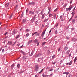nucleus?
Returning <instances> with one entry per match:
<instances>
[{
  "instance_id": "nucleus-34",
  "label": "nucleus",
  "mask_w": 77,
  "mask_h": 77,
  "mask_svg": "<svg viewBox=\"0 0 77 77\" xmlns=\"http://www.w3.org/2000/svg\"><path fill=\"white\" fill-rule=\"evenodd\" d=\"M20 66V64H18L17 66L18 68H19Z\"/></svg>"
},
{
  "instance_id": "nucleus-38",
  "label": "nucleus",
  "mask_w": 77,
  "mask_h": 77,
  "mask_svg": "<svg viewBox=\"0 0 77 77\" xmlns=\"http://www.w3.org/2000/svg\"><path fill=\"white\" fill-rule=\"evenodd\" d=\"M46 43V42H44L42 43V45H45V44Z\"/></svg>"
},
{
  "instance_id": "nucleus-33",
  "label": "nucleus",
  "mask_w": 77,
  "mask_h": 77,
  "mask_svg": "<svg viewBox=\"0 0 77 77\" xmlns=\"http://www.w3.org/2000/svg\"><path fill=\"white\" fill-rule=\"evenodd\" d=\"M68 77H72V75L70 74V75H69Z\"/></svg>"
},
{
  "instance_id": "nucleus-15",
  "label": "nucleus",
  "mask_w": 77,
  "mask_h": 77,
  "mask_svg": "<svg viewBox=\"0 0 77 77\" xmlns=\"http://www.w3.org/2000/svg\"><path fill=\"white\" fill-rule=\"evenodd\" d=\"M21 53H22V54H23V55H26V53H25V52H23L22 51V52H21Z\"/></svg>"
},
{
  "instance_id": "nucleus-16",
  "label": "nucleus",
  "mask_w": 77,
  "mask_h": 77,
  "mask_svg": "<svg viewBox=\"0 0 77 77\" xmlns=\"http://www.w3.org/2000/svg\"><path fill=\"white\" fill-rule=\"evenodd\" d=\"M34 20H35V18H33L31 20V21L32 23H33V21H34Z\"/></svg>"
},
{
  "instance_id": "nucleus-13",
  "label": "nucleus",
  "mask_w": 77,
  "mask_h": 77,
  "mask_svg": "<svg viewBox=\"0 0 77 77\" xmlns=\"http://www.w3.org/2000/svg\"><path fill=\"white\" fill-rule=\"evenodd\" d=\"M29 35L30 34H29V33H27L26 34V38H27V37H28V36H29Z\"/></svg>"
},
{
  "instance_id": "nucleus-41",
  "label": "nucleus",
  "mask_w": 77,
  "mask_h": 77,
  "mask_svg": "<svg viewBox=\"0 0 77 77\" xmlns=\"http://www.w3.org/2000/svg\"><path fill=\"white\" fill-rule=\"evenodd\" d=\"M23 15H24V13H23V12H22V14H21L22 17H23Z\"/></svg>"
},
{
  "instance_id": "nucleus-62",
  "label": "nucleus",
  "mask_w": 77,
  "mask_h": 77,
  "mask_svg": "<svg viewBox=\"0 0 77 77\" xmlns=\"http://www.w3.org/2000/svg\"><path fill=\"white\" fill-rule=\"evenodd\" d=\"M35 77H38V75H35Z\"/></svg>"
},
{
  "instance_id": "nucleus-8",
  "label": "nucleus",
  "mask_w": 77,
  "mask_h": 77,
  "mask_svg": "<svg viewBox=\"0 0 77 77\" xmlns=\"http://www.w3.org/2000/svg\"><path fill=\"white\" fill-rule=\"evenodd\" d=\"M72 6H70L69 8H68V9H69V11H70V10H71V9H72Z\"/></svg>"
},
{
  "instance_id": "nucleus-17",
  "label": "nucleus",
  "mask_w": 77,
  "mask_h": 77,
  "mask_svg": "<svg viewBox=\"0 0 77 77\" xmlns=\"http://www.w3.org/2000/svg\"><path fill=\"white\" fill-rule=\"evenodd\" d=\"M75 19H74L72 20V23H73L74 24L75 23Z\"/></svg>"
},
{
  "instance_id": "nucleus-55",
  "label": "nucleus",
  "mask_w": 77,
  "mask_h": 77,
  "mask_svg": "<svg viewBox=\"0 0 77 77\" xmlns=\"http://www.w3.org/2000/svg\"><path fill=\"white\" fill-rule=\"evenodd\" d=\"M7 34H8V32H6L5 33L4 35H6Z\"/></svg>"
},
{
  "instance_id": "nucleus-53",
  "label": "nucleus",
  "mask_w": 77,
  "mask_h": 77,
  "mask_svg": "<svg viewBox=\"0 0 77 77\" xmlns=\"http://www.w3.org/2000/svg\"><path fill=\"white\" fill-rule=\"evenodd\" d=\"M56 27H57V26H58V24H57L55 25Z\"/></svg>"
},
{
  "instance_id": "nucleus-4",
  "label": "nucleus",
  "mask_w": 77,
  "mask_h": 77,
  "mask_svg": "<svg viewBox=\"0 0 77 77\" xmlns=\"http://www.w3.org/2000/svg\"><path fill=\"white\" fill-rule=\"evenodd\" d=\"M35 70L36 71H38V69H39V66H38L35 67Z\"/></svg>"
},
{
  "instance_id": "nucleus-1",
  "label": "nucleus",
  "mask_w": 77,
  "mask_h": 77,
  "mask_svg": "<svg viewBox=\"0 0 77 77\" xmlns=\"http://www.w3.org/2000/svg\"><path fill=\"white\" fill-rule=\"evenodd\" d=\"M75 12H73L71 14H72V17L70 19V20H71L72 19V18H73V17H74V15L75 14Z\"/></svg>"
},
{
  "instance_id": "nucleus-56",
  "label": "nucleus",
  "mask_w": 77,
  "mask_h": 77,
  "mask_svg": "<svg viewBox=\"0 0 77 77\" xmlns=\"http://www.w3.org/2000/svg\"><path fill=\"white\" fill-rule=\"evenodd\" d=\"M53 71V69H51L49 70L50 71Z\"/></svg>"
},
{
  "instance_id": "nucleus-50",
  "label": "nucleus",
  "mask_w": 77,
  "mask_h": 77,
  "mask_svg": "<svg viewBox=\"0 0 77 77\" xmlns=\"http://www.w3.org/2000/svg\"><path fill=\"white\" fill-rule=\"evenodd\" d=\"M19 36V35H18L17 36L16 38V39H17L18 38Z\"/></svg>"
},
{
  "instance_id": "nucleus-35",
  "label": "nucleus",
  "mask_w": 77,
  "mask_h": 77,
  "mask_svg": "<svg viewBox=\"0 0 77 77\" xmlns=\"http://www.w3.org/2000/svg\"><path fill=\"white\" fill-rule=\"evenodd\" d=\"M23 23H24L26 22V20L25 19H23Z\"/></svg>"
},
{
  "instance_id": "nucleus-54",
  "label": "nucleus",
  "mask_w": 77,
  "mask_h": 77,
  "mask_svg": "<svg viewBox=\"0 0 77 77\" xmlns=\"http://www.w3.org/2000/svg\"><path fill=\"white\" fill-rule=\"evenodd\" d=\"M51 32V29L49 31V33H50Z\"/></svg>"
},
{
  "instance_id": "nucleus-5",
  "label": "nucleus",
  "mask_w": 77,
  "mask_h": 77,
  "mask_svg": "<svg viewBox=\"0 0 77 77\" xmlns=\"http://www.w3.org/2000/svg\"><path fill=\"white\" fill-rule=\"evenodd\" d=\"M41 56V54H38L36 55L35 56V57H39V56Z\"/></svg>"
},
{
  "instance_id": "nucleus-23",
  "label": "nucleus",
  "mask_w": 77,
  "mask_h": 77,
  "mask_svg": "<svg viewBox=\"0 0 77 77\" xmlns=\"http://www.w3.org/2000/svg\"><path fill=\"white\" fill-rule=\"evenodd\" d=\"M49 12H51V7H49Z\"/></svg>"
},
{
  "instance_id": "nucleus-3",
  "label": "nucleus",
  "mask_w": 77,
  "mask_h": 77,
  "mask_svg": "<svg viewBox=\"0 0 77 77\" xmlns=\"http://www.w3.org/2000/svg\"><path fill=\"white\" fill-rule=\"evenodd\" d=\"M72 63V61H71L69 63H66L67 65H71Z\"/></svg>"
},
{
  "instance_id": "nucleus-36",
  "label": "nucleus",
  "mask_w": 77,
  "mask_h": 77,
  "mask_svg": "<svg viewBox=\"0 0 77 77\" xmlns=\"http://www.w3.org/2000/svg\"><path fill=\"white\" fill-rule=\"evenodd\" d=\"M42 71H43V69H42L40 71V72H39V74H40V73H41V72H42Z\"/></svg>"
},
{
  "instance_id": "nucleus-9",
  "label": "nucleus",
  "mask_w": 77,
  "mask_h": 77,
  "mask_svg": "<svg viewBox=\"0 0 77 77\" xmlns=\"http://www.w3.org/2000/svg\"><path fill=\"white\" fill-rule=\"evenodd\" d=\"M34 43L37 44V43H38V40L37 39L35 40L34 41Z\"/></svg>"
},
{
  "instance_id": "nucleus-59",
  "label": "nucleus",
  "mask_w": 77,
  "mask_h": 77,
  "mask_svg": "<svg viewBox=\"0 0 77 77\" xmlns=\"http://www.w3.org/2000/svg\"><path fill=\"white\" fill-rule=\"evenodd\" d=\"M49 69V67H47L46 68V69Z\"/></svg>"
},
{
  "instance_id": "nucleus-46",
  "label": "nucleus",
  "mask_w": 77,
  "mask_h": 77,
  "mask_svg": "<svg viewBox=\"0 0 77 77\" xmlns=\"http://www.w3.org/2000/svg\"><path fill=\"white\" fill-rule=\"evenodd\" d=\"M52 64H55V63H56V62H52Z\"/></svg>"
},
{
  "instance_id": "nucleus-61",
  "label": "nucleus",
  "mask_w": 77,
  "mask_h": 77,
  "mask_svg": "<svg viewBox=\"0 0 77 77\" xmlns=\"http://www.w3.org/2000/svg\"><path fill=\"white\" fill-rule=\"evenodd\" d=\"M37 46H38V45H39V43H38L37 42Z\"/></svg>"
},
{
  "instance_id": "nucleus-22",
  "label": "nucleus",
  "mask_w": 77,
  "mask_h": 77,
  "mask_svg": "<svg viewBox=\"0 0 77 77\" xmlns=\"http://www.w3.org/2000/svg\"><path fill=\"white\" fill-rule=\"evenodd\" d=\"M26 57L25 56H23V57L22 58L23 59H26Z\"/></svg>"
},
{
  "instance_id": "nucleus-47",
  "label": "nucleus",
  "mask_w": 77,
  "mask_h": 77,
  "mask_svg": "<svg viewBox=\"0 0 77 77\" xmlns=\"http://www.w3.org/2000/svg\"><path fill=\"white\" fill-rule=\"evenodd\" d=\"M23 71L20 72H19V73H20V74H21V73H23Z\"/></svg>"
},
{
  "instance_id": "nucleus-49",
  "label": "nucleus",
  "mask_w": 77,
  "mask_h": 77,
  "mask_svg": "<svg viewBox=\"0 0 77 77\" xmlns=\"http://www.w3.org/2000/svg\"><path fill=\"white\" fill-rule=\"evenodd\" d=\"M55 33H56V34H57V31H55Z\"/></svg>"
},
{
  "instance_id": "nucleus-51",
  "label": "nucleus",
  "mask_w": 77,
  "mask_h": 77,
  "mask_svg": "<svg viewBox=\"0 0 77 77\" xmlns=\"http://www.w3.org/2000/svg\"><path fill=\"white\" fill-rule=\"evenodd\" d=\"M66 39H69V37H66Z\"/></svg>"
},
{
  "instance_id": "nucleus-11",
  "label": "nucleus",
  "mask_w": 77,
  "mask_h": 77,
  "mask_svg": "<svg viewBox=\"0 0 77 77\" xmlns=\"http://www.w3.org/2000/svg\"><path fill=\"white\" fill-rule=\"evenodd\" d=\"M8 43V44H9V45H11L12 44V42L11 41H9Z\"/></svg>"
},
{
  "instance_id": "nucleus-25",
  "label": "nucleus",
  "mask_w": 77,
  "mask_h": 77,
  "mask_svg": "<svg viewBox=\"0 0 77 77\" xmlns=\"http://www.w3.org/2000/svg\"><path fill=\"white\" fill-rule=\"evenodd\" d=\"M13 15V14H11L10 16L9 17L10 19H11V18H12V17Z\"/></svg>"
},
{
  "instance_id": "nucleus-57",
  "label": "nucleus",
  "mask_w": 77,
  "mask_h": 77,
  "mask_svg": "<svg viewBox=\"0 0 77 77\" xmlns=\"http://www.w3.org/2000/svg\"><path fill=\"white\" fill-rule=\"evenodd\" d=\"M20 45V44H17V45H18V46H19Z\"/></svg>"
},
{
  "instance_id": "nucleus-40",
  "label": "nucleus",
  "mask_w": 77,
  "mask_h": 77,
  "mask_svg": "<svg viewBox=\"0 0 77 77\" xmlns=\"http://www.w3.org/2000/svg\"><path fill=\"white\" fill-rule=\"evenodd\" d=\"M26 31L27 32H30V30H29L28 29H26Z\"/></svg>"
},
{
  "instance_id": "nucleus-27",
  "label": "nucleus",
  "mask_w": 77,
  "mask_h": 77,
  "mask_svg": "<svg viewBox=\"0 0 77 77\" xmlns=\"http://www.w3.org/2000/svg\"><path fill=\"white\" fill-rule=\"evenodd\" d=\"M58 9H59L58 8H57L56 9L54 10V12H56V11H57V10H58Z\"/></svg>"
},
{
  "instance_id": "nucleus-20",
  "label": "nucleus",
  "mask_w": 77,
  "mask_h": 77,
  "mask_svg": "<svg viewBox=\"0 0 77 77\" xmlns=\"http://www.w3.org/2000/svg\"><path fill=\"white\" fill-rule=\"evenodd\" d=\"M63 74H66V75H68V74H69V73L68 72H64L63 73Z\"/></svg>"
},
{
  "instance_id": "nucleus-14",
  "label": "nucleus",
  "mask_w": 77,
  "mask_h": 77,
  "mask_svg": "<svg viewBox=\"0 0 77 77\" xmlns=\"http://www.w3.org/2000/svg\"><path fill=\"white\" fill-rule=\"evenodd\" d=\"M37 32V33H36L35 36H39V33H38Z\"/></svg>"
},
{
  "instance_id": "nucleus-60",
  "label": "nucleus",
  "mask_w": 77,
  "mask_h": 77,
  "mask_svg": "<svg viewBox=\"0 0 77 77\" xmlns=\"http://www.w3.org/2000/svg\"><path fill=\"white\" fill-rule=\"evenodd\" d=\"M2 52H4V49L2 50Z\"/></svg>"
},
{
  "instance_id": "nucleus-29",
  "label": "nucleus",
  "mask_w": 77,
  "mask_h": 77,
  "mask_svg": "<svg viewBox=\"0 0 77 77\" xmlns=\"http://www.w3.org/2000/svg\"><path fill=\"white\" fill-rule=\"evenodd\" d=\"M9 3H7L6 5V7H8V6H9Z\"/></svg>"
},
{
  "instance_id": "nucleus-30",
  "label": "nucleus",
  "mask_w": 77,
  "mask_h": 77,
  "mask_svg": "<svg viewBox=\"0 0 77 77\" xmlns=\"http://www.w3.org/2000/svg\"><path fill=\"white\" fill-rule=\"evenodd\" d=\"M76 60H77V58L75 57L74 60V62H75L76 61Z\"/></svg>"
},
{
  "instance_id": "nucleus-2",
  "label": "nucleus",
  "mask_w": 77,
  "mask_h": 77,
  "mask_svg": "<svg viewBox=\"0 0 77 77\" xmlns=\"http://www.w3.org/2000/svg\"><path fill=\"white\" fill-rule=\"evenodd\" d=\"M45 31H46V30H45L42 33L41 36L43 38L44 37V34H45Z\"/></svg>"
},
{
  "instance_id": "nucleus-28",
  "label": "nucleus",
  "mask_w": 77,
  "mask_h": 77,
  "mask_svg": "<svg viewBox=\"0 0 77 77\" xmlns=\"http://www.w3.org/2000/svg\"><path fill=\"white\" fill-rule=\"evenodd\" d=\"M32 42V40H30L29 42H28V44H30Z\"/></svg>"
},
{
  "instance_id": "nucleus-64",
  "label": "nucleus",
  "mask_w": 77,
  "mask_h": 77,
  "mask_svg": "<svg viewBox=\"0 0 77 77\" xmlns=\"http://www.w3.org/2000/svg\"><path fill=\"white\" fill-rule=\"evenodd\" d=\"M62 16H61L60 17V18H62Z\"/></svg>"
},
{
  "instance_id": "nucleus-48",
  "label": "nucleus",
  "mask_w": 77,
  "mask_h": 77,
  "mask_svg": "<svg viewBox=\"0 0 77 77\" xmlns=\"http://www.w3.org/2000/svg\"><path fill=\"white\" fill-rule=\"evenodd\" d=\"M54 19H56V15H54Z\"/></svg>"
},
{
  "instance_id": "nucleus-32",
  "label": "nucleus",
  "mask_w": 77,
  "mask_h": 77,
  "mask_svg": "<svg viewBox=\"0 0 77 77\" xmlns=\"http://www.w3.org/2000/svg\"><path fill=\"white\" fill-rule=\"evenodd\" d=\"M29 4L30 5H34V4H35V3L32 2V3H30Z\"/></svg>"
},
{
  "instance_id": "nucleus-10",
  "label": "nucleus",
  "mask_w": 77,
  "mask_h": 77,
  "mask_svg": "<svg viewBox=\"0 0 77 77\" xmlns=\"http://www.w3.org/2000/svg\"><path fill=\"white\" fill-rule=\"evenodd\" d=\"M47 54L48 55H49L50 54V51L49 50H48L47 52Z\"/></svg>"
},
{
  "instance_id": "nucleus-24",
  "label": "nucleus",
  "mask_w": 77,
  "mask_h": 77,
  "mask_svg": "<svg viewBox=\"0 0 77 77\" xmlns=\"http://www.w3.org/2000/svg\"><path fill=\"white\" fill-rule=\"evenodd\" d=\"M33 51H32L31 54L30 56H33Z\"/></svg>"
},
{
  "instance_id": "nucleus-44",
  "label": "nucleus",
  "mask_w": 77,
  "mask_h": 77,
  "mask_svg": "<svg viewBox=\"0 0 77 77\" xmlns=\"http://www.w3.org/2000/svg\"><path fill=\"white\" fill-rule=\"evenodd\" d=\"M28 12V10H27L26 11V14H27Z\"/></svg>"
},
{
  "instance_id": "nucleus-42",
  "label": "nucleus",
  "mask_w": 77,
  "mask_h": 77,
  "mask_svg": "<svg viewBox=\"0 0 77 77\" xmlns=\"http://www.w3.org/2000/svg\"><path fill=\"white\" fill-rule=\"evenodd\" d=\"M55 57V55H53V56H52V59H54V57Z\"/></svg>"
},
{
  "instance_id": "nucleus-31",
  "label": "nucleus",
  "mask_w": 77,
  "mask_h": 77,
  "mask_svg": "<svg viewBox=\"0 0 77 77\" xmlns=\"http://www.w3.org/2000/svg\"><path fill=\"white\" fill-rule=\"evenodd\" d=\"M44 15H42V19H44Z\"/></svg>"
},
{
  "instance_id": "nucleus-45",
  "label": "nucleus",
  "mask_w": 77,
  "mask_h": 77,
  "mask_svg": "<svg viewBox=\"0 0 77 77\" xmlns=\"http://www.w3.org/2000/svg\"><path fill=\"white\" fill-rule=\"evenodd\" d=\"M60 48H59L58 50V51L59 52V51H60Z\"/></svg>"
},
{
  "instance_id": "nucleus-21",
  "label": "nucleus",
  "mask_w": 77,
  "mask_h": 77,
  "mask_svg": "<svg viewBox=\"0 0 77 77\" xmlns=\"http://www.w3.org/2000/svg\"><path fill=\"white\" fill-rule=\"evenodd\" d=\"M16 32L15 31V30H14L13 31V33H12V35H15V33Z\"/></svg>"
},
{
  "instance_id": "nucleus-12",
  "label": "nucleus",
  "mask_w": 77,
  "mask_h": 77,
  "mask_svg": "<svg viewBox=\"0 0 77 77\" xmlns=\"http://www.w3.org/2000/svg\"><path fill=\"white\" fill-rule=\"evenodd\" d=\"M59 68H57V69H56L55 70V72H57L58 71V70H59Z\"/></svg>"
},
{
  "instance_id": "nucleus-58",
  "label": "nucleus",
  "mask_w": 77,
  "mask_h": 77,
  "mask_svg": "<svg viewBox=\"0 0 77 77\" xmlns=\"http://www.w3.org/2000/svg\"><path fill=\"white\" fill-rule=\"evenodd\" d=\"M37 23H38V21H36L35 22L36 24H37Z\"/></svg>"
},
{
  "instance_id": "nucleus-39",
  "label": "nucleus",
  "mask_w": 77,
  "mask_h": 77,
  "mask_svg": "<svg viewBox=\"0 0 77 77\" xmlns=\"http://www.w3.org/2000/svg\"><path fill=\"white\" fill-rule=\"evenodd\" d=\"M52 15V14H49V16L50 17H51Z\"/></svg>"
},
{
  "instance_id": "nucleus-63",
  "label": "nucleus",
  "mask_w": 77,
  "mask_h": 77,
  "mask_svg": "<svg viewBox=\"0 0 77 77\" xmlns=\"http://www.w3.org/2000/svg\"><path fill=\"white\" fill-rule=\"evenodd\" d=\"M75 18H76V19H77V16L75 17Z\"/></svg>"
},
{
  "instance_id": "nucleus-18",
  "label": "nucleus",
  "mask_w": 77,
  "mask_h": 77,
  "mask_svg": "<svg viewBox=\"0 0 77 77\" xmlns=\"http://www.w3.org/2000/svg\"><path fill=\"white\" fill-rule=\"evenodd\" d=\"M29 13H30V14H32V15H34L35 14L34 12L32 11H30Z\"/></svg>"
},
{
  "instance_id": "nucleus-19",
  "label": "nucleus",
  "mask_w": 77,
  "mask_h": 77,
  "mask_svg": "<svg viewBox=\"0 0 77 77\" xmlns=\"http://www.w3.org/2000/svg\"><path fill=\"white\" fill-rule=\"evenodd\" d=\"M14 64H12L11 66V69H13V68H14Z\"/></svg>"
},
{
  "instance_id": "nucleus-37",
  "label": "nucleus",
  "mask_w": 77,
  "mask_h": 77,
  "mask_svg": "<svg viewBox=\"0 0 77 77\" xmlns=\"http://www.w3.org/2000/svg\"><path fill=\"white\" fill-rule=\"evenodd\" d=\"M37 33V32H35V33H34V34H33L32 35V36H33L34 35H35V34H36V33Z\"/></svg>"
},
{
  "instance_id": "nucleus-43",
  "label": "nucleus",
  "mask_w": 77,
  "mask_h": 77,
  "mask_svg": "<svg viewBox=\"0 0 77 77\" xmlns=\"http://www.w3.org/2000/svg\"><path fill=\"white\" fill-rule=\"evenodd\" d=\"M66 11H69V10L68 8H66Z\"/></svg>"
},
{
  "instance_id": "nucleus-6",
  "label": "nucleus",
  "mask_w": 77,
  "mask_h": 77,
  "mask_svg": "<svg viewBox=\"0 0 77 77\" xmlns=\"http://www.w3.org/2000/svg\"><path fill=\"white\" fill-rule=\"evenodd\" d=\"M53 75V74H51L50 75H46L45 76H44L43 75V77H48V76H52Z\"/></svg>"
},
{
  "instance_id": "nucleus-7",
  "label": "nucleus",
  "mask_w": 77,
  "mask_h": 77,
  "mask_svg": "<svg viewBox=\"0 0 77 77\" xmlns=\"http://www.w3.org/2000/svg\"><path fill=\"white\" fill-rule=\"evenodd\" d=\"M44 13V11H42L40 13V14L41 15H44V14H43Z\"/></svg>"
},
{
  "instance_id": "nucleus-52",
  "label": "nucleus",
  "mask_w": 77,
  "mask_h": 77,
  "mask_svg": "<svg viewBox=\"0 0 77 77\" xmlns=\"http://www.w3.org/2000/svg\"><path fill=\"white\" fill-rule=\"evenodd\" d=\"M5 42H6V40H4L3 42V43H5Z\"/></svg>"
},
{
  "instance_id": "nucleus-26",
  "label": "nucleus",
  "mask_w": 77,
  "mask_h": 77,
  "mask_svg": "<svg viewBox=\"0 0 77 77\" xmlns=\"http://www.w3.org/2000/svg\"><path fill=\"white\" fill-rule=\"evenodd\" d=\"M68 47H65L64 49L65 50H68Z\"/></svg>"
}]
</instances>
